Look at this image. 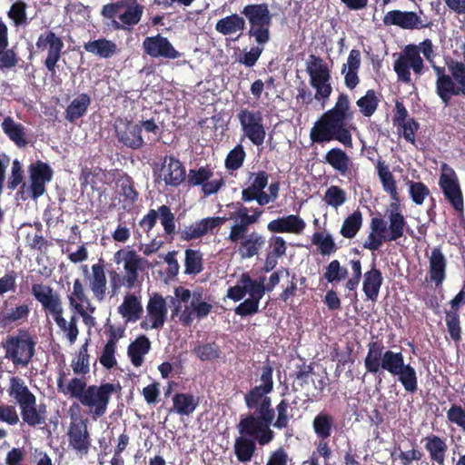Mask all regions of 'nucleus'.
Masks as SVG:
<instances>
[{
	"label": "nucleus",
	"instance_id": "obj_1",
	"mask_svg": "<svg viewBox=\"0 0 465 465\" xmlns=\"http://www.w3.org/2000/svg\"><path fill=\"white\" fill-rule=\"evenodd\" d=\"M352 116L353 112L351 110L349 96L347 94L341 93L334 106L324 112L311 128L312 143L321 144L338 141L346 148H351L352 135L346 125Z\"/></svg>",
	"mask_w": 465,
	"mask_h": 465
},
{
	"label": "nucleus",
	"instance_id": "obj_2",
	"mask_svg": "<svg viewBox=\"0 0 465 465\" xmlns=\"http://www.w3.org/2000/svg\"><path fill=\"white\" fill-rule=\"evenodd\" d=\"M244 402L252 412L241 418L240 423L243 432L253 434L261 432L262 441L272 440L274 431L270 428L275 418V411L272 406V399L268 394L249 391L244 395Z\"/></svg>",
	"mask_w": 465,
	"mask_h": 465
},
{
	"label": "nucleus",
	"instance_id": "obj_3",
	"mask_svg": "<svg viewBox=\"0 0 465 465\" xmlns=\"http://www.w3.org/2000/svg\"><path fill=\"white\" fill-rule=\"evenodd\" d=\"M31 293L41 304L45 316L47 318L52 316L59 329L65 332L70 343H74L79 334L78 318L72 315L69 322L64 318V307L60 294L51 286L43 283H34Z\"/></svg>",
	"mask_w": 465,
	"mask_h": 465
},
{
	"label": "nucleus",
	"instance_id": "obj_4",
	"mask_svg": "<svg viewBox=\"0 0 465 465\" xmlns=\"http://www.w3.org/2000/svg\"><path fill=\"white\" fill-rule=\"evenodd\" d=\"M389 227L387 223L381 217H372L370 223L371 232L362 243L366 250L378 251L384 242H395L404 235L406 220L399 210V203H392L388 215Z\"/></svg>",
	"mask_w": 465,
	"mask_h": 465
},
{
	"label": "nucleus",
	"instance_id": "obj_5",
	"mask_svg": "<svg viewBox=\"0 0 465 465\" xmlns=\"http://www.w3.org/2000/svg\"><path fill=\"white\" fill-rule=\"evenodd\" d=\"M367 348L364 367L368 373L379 376V383L381 382L380 376L384 371L394 376L405 364L402 352L386 349L381 341H370Z\"/></svg>",
	"mask_w": 465,
	"mask_h": 465
},
{
	"label": "nucleus",
	"instance_id": "obj_6",
	"mask_svg": "<svg viewBox=\"0 0 465 465\" xmlns=\"http://www.w3.org/2000/svg\"><path fill=\"white\" fill-rule=\"evenodd\" d=\"M36 341L26 329H18L16 334L7 335L2 347L5 358L15 367H27L35 353Z\"/></svg>",
	"mask_w": 465,
	"mask_h": 465
},
{
	"label": "nucleus",
	"instance_id": "obj_7",
	"mask_svg": "<svg viewBox=\"0 0 465 465\" xmlns=\"http://www.w3.org/2000/svg\"><path fill=\"white\" fill-rule=\"evenodd\" d=\"M249 23L247 35L250 38L262 40H271L270 28L272 25V15L269 5L266 3L249 4L241 11Z\"/></svg>",
	"mask_w": 465,
	"mask_h": 465
},
{
	"label": "nucleus",
	"instance_id": "obj_8",
	"mask_svg": "<svg viewBox=\"0 0 465 465\" xmlns=\"http://www.w3.org/2000/svg\"><path fill=\"white\" fill-rule=\"evenodd\" d=\"M119 390H121L119 384L110 382L88 385L86 393L80 403L88 409V414L93 420H97L105 415L112 395Z\"/></svg>",
	"mask_w": 465,
	"mask_h": 465
},
{
	"label": "nucleus",
	"instance_id": "obj_9",
	"mask_svg": "<svg viewBox=\"0 0 465 465\" xmlns=\"http://www.w3.org/2000/svg\"><path fill=\"white\" fill-rule=\"evenodd\" d=\"M393 69L399 82L411 84V69L418 76H420L424 70V63L420 54V48L415 45H407L394 61Z\"/></svg>",
	"mask_w": 465,
	"mask_h": 465
},
{
	"label": "nucleus",
	"instance_id": "obj_10",
	"mask_svg": "<svg viewBox=\"0 0 465 465\" xmlns=\"http://www.w3.org/2000/svg\"><path fill=\"white\" fill-rule=\"evenodd\" d=\"M237 118L244 135L254 145H262L266 136L262 112L259 110L242 108L238 112Z\"/></svg>",
	"mask_w": 465,
	"mask_h": 465
},
{
	"label": "nucleus",
	"instance_id": "obj_11",
	"mask_svg": "<svg viewBox=\"0 0 465 465\" xmlns=\"http://www.w3.org/2000/svg\"><path fill=\"white\" fill-rule=\"evenodd\" d=\"M439 185L445 199L458 213L464 211V200L462 191L455 171L446 163L442 164V173L440 176Z\"/></svg>",
	"mask_w": 465,
	"mask_h": 465
},
{
	"label": "nucleus",
	"instance_id": "obj_12",
	"mask_svg": "<svg viewBox=\"0 0 465 465\" xmlns=\"http://www.w3.org/2000/svg\"><path fill=\"white\" fill-rule=\"evenodd\" d=\"M88 420L82 417H71L67 436L69 446L81 455H86L92 445L88 430Z\"/></svg>",
	"mask_w": 465,
	"mask_h": 465
},
{
	"label": "nucleus",
	"instance_id": "obj_13",
	"mask_svg": "<svg viewBox=\"0 0 465 465\" xmlns=\"http://www.w3.org/2000/svg\"><path fill=\"white\" fill-rule=\"evenodd\" d=\"M38 50H47V56L44 62L46 69L52 74L56 73L57 62L61 58L64 43L54 32L48 30L41 34L35 44Z\"/></svg>",
	"mask_w": 465,
	"mask_h": 465
},
{
	"label": "nucleus",
	"instance_id": "obj_14",
	"mask_svg": "<svg viewBox=\"0 0 465 465\" xmlns=\"http://www.w3.org/2000/svg\"><path fill=\"white\" fill-rule=\"evenodd\" d=\"M38 50H47V56L44 62L46 69L52 74L56 73L57 62L61 58L64 43L54 32L48 30L41 34L35 44Z\"/></svg>",
	"mask_w": 465,
	"mask_h": 465
},
{
	"label": "nucleus",
	"instance_id": "obj_15",
	"mask_svg": "<svg viewBox=\"0 0 465 465\" xmlns=\"http://www.w3.org/2000/svg\"><path fill=\"white\" fill-rule=\"evenodd\" d=\"M154 174L163 180L166 186L178 187L186 178L185 167L173 155H165L161 160L160 168L153 170Z\"/></svg>",
	"mask_w": 465,
	"mask_h": 465
},
{
	"label": "nucleus",
	"instance_id": "obj_16",
	"mask_svg": "<svg viewBox=\"0 0 465 465\" xmlns=\"http://www.w3.org/2000/svg\"><path fill=\"white\" fill-rule=\"evenodd\" d=\"M237 429L240 436L235 439L233 450L239 462L246 463L252 460L257 450L256 443L264 446L272 441H262L261 432H254L253 434L243 432L240 422L237 425Z\"/></svg>",
	"mask_w": 465,
	"mask_h": 465
},
{
	"label": "nucleus",
	"instance_id": "obj_17",
	"mask_svg": "<svg viewBox=\"0 0 465 465\" xmlns=\"http://www.w3.org/2000/svg\"><path fill=\"white\" fill-rule=\"evenodd\" d=\"M28 173L30 197L36 200L45 193V184L52 180L54 171L47 163L38 160L29 165Z\"/></svg>",
	"mask_w": 465,
	"mask_h": 465
},
{
	"label": "nucleus",
	"instance_id": "obj_18",
	"mask_svg": "<svg viewBox=\"0 0 465 465\" xmlns=\"http://www.w3.org/2000/svg\"><path fill=\"white\" fill-rule=\"evenodd\" d=\"M228 239L237 244L236 252L243 260L258 255L266 244V237L255 230L251 232H243L237 238L232 237L230 232Z\"/></svg>",
	"mask_w": 465,
	"mask_h": 465
},
{
	"label": "nucleus",
	"instance_id": "obj_19",
	"mask_svg": "<svg viewBox=\"0 0 465 465\" xmlns=\"http://www.w3.org/2000/svg\"><path fill=\"white\" fill-rule=\"evenodd\" d=\"M463 304H465V281L460 291L449 302V309L445 311L448 333L456 342L461 340L460 309Z\"/></svg>",
	"mask_w": 465,
	"mask_h": 465
},
{
	"label": "nucleus",
	"instance_id": "obj_20",
	"mask_svg": "<svg viewBox=\"0 0 465 465\" xmlns=\"http://www.w3.org/2000/svg\"><path fill=\"white\" fill-rule=\"evenodd\" d=\"M143 48L144 53L153 58L162 57L174 60L181 56V54L173 46L170 41L160 34L145 37L143 42Z\"/></svg>",
	"mask_w": 465,
	"mask_h": 465
},
{
	"label": "nucleus",
	"instance_id": "obj_21",
	"mask_svg": "<svg viewBox=\"0 0 465 465\" xmlns=\"http://www.w3.org/2000/svg\"><path fill=\"white\" fill-rule=\"evenodd\" d=\"M115 134L119 143L133 150H138L144 144L142 126L132 121L121 120L115 125Z\"/></svg>",
	"mask_w": 465,
	"mask_h": 465
},
{
	"label": "nucleus",
	"instance_id": "obj_22",
	"mask_svg": "<svg viewBox=\"0 0 465 465\" xmlns=\"http://www.w3.org/2000/svg\"><path fill=\"white\" fill-rule=\"evenodd\" d=\"M383 23L386 25H397L407 30L421 29L429 26V24H423L420 17L412 11H389L383 17Z\"/></svg>",
	"mask_w": 465,
	"mask_h": 465
},
{
	"label": "nucleus",
	"instance_id": "obj_23",
	"mask_svg": "<svg viewBox=\"0 0 465 465\" xmlns=\"http://www.w3.org/2000/svg\"><path fill=\"white\" fill-rule=\"evenodd\" d=\"M427 257L430 281L434 282L436 287H440L446 279L447 259L440 246L434 247Z\"/></svg>",
	"mask_w": 465,
	"mask_h": 465
},
{
	"label": "nucleus",
	"instance_id": "obj_24",
	"mask_svg": "<svg viewBox=\"0 0 465 465\" xmlns=\"http://www.w3.org/2000/svg\"><path fill=\"white\" fill-rule=\"evenodd\" d=\"M5 309L0 311V328L6 329L13 324L20 325L27 322L31 308L24 302L14 307L7 308V302H4Z\"/></svg>",
	"mask_w": 465,
	"mask_h": 465
},
{
	"label": "nucleus",
	"instance_id": "obj_25",
	"mask_svg": "<svg viewBox=\"0 0 465 465\" xmlns=\"http://www.w3.org/2000/svg\"><path fill=\"white\" fill-rule=\"evenodd\" d=\"M446 65L453 80L452 90L448 89V105L453 96L465 97V62L450 59Z\"/></svg>",
	"mask_w": 465,
	"mask_h": 465
},
{
	"label": "nucleus",
	"instance_id": "obj_26",
	"mask_svg": "<svg viewBox=\"0 0 465 465\" xmlns=\"http://www.w3.org/2000/svg\"><path fill=\"white\" fill-rule=\"evenodd\" d=\"M305 222L298 215L290 214L287 216L274 219L267 224V229L271 232H289L300 234L305 229Z\"/></svg>",
	"mask_w": 465,
	"mask_h": 465
},
{
	"label": "nucleus",
	"instance_id": "obj_27",
	"mask_svg": "<svg viewBox=\"0 0 465 465\" xmlns=\"http://www.w3.org/2000/svg\"><path fill=\"white\" fill-rule=\"evenodd\" d=\"M24 423L29 427L35 428L45 424L46 421V405L41 403L37 405L36 398L19 407Z\"/></svg>",
	"mask_w": 465,
	"mask_h": 465
},
{
	"label": "nucleus",
	"instance_id": "obj_28",
	"mask_svg": "<svg viewBox=\"0 0 465 465\" xmlns=\"http://www.w3.org/2000/svg\"><path fill=\"white\" fill-rule=\"evenodd\" d=\"M382 283V273L373 263L371 268L363 275L362 291L368 300L373 302L378 300Z\"/></svg>",
	"mask_w": 465,
	"mask_h": 465
},
{
	"label": "nucleus",
	"instance_id": "obj_29",
	"mask_svg": "<svg viewBox=\"0 0 465 465\" xmlns=\"http://www.w3.org/2000/svg\"><path fill=\"white\" fill-rule=\"evenodd\" d=\"M262 213V210L255 208L252 210V213L249 214L246 207L242 206L235 213L240 221L233 223L230 230L232 237L237 238L238 236H242L243 232H247L249 226L256 223Z\"/></svg>",
	"mask_w": 465,
	"mask_h": 465
},
{
	"label": "nucleus",
	"instance_id": "obj_30",
	"mask_svg": "<svg viewBox=\"0 0 465 465\" xmlns=\"http://www.w3.org/2000/svg\"><path fill=\"white\" fill-rule=\"evenodd\" d=\"M7 393L19 407L36 398L29 390L25 381L19 376L10 377Z\"/></svg>",
	"mask_w": 465,
	"mask_h": 465
},
{
	"label": "nucleus",
	"instance_id": "obj_31",
	"mask_svg": "<svg viewBox=\"0 0 465 465\" xmlns=\"http://www.w3.org/2000/svg\"><path fill=\"white\" fill-rule=\"evenodd\" d=\"M89 288L97 302H101L105 299L107 279L103 264L95 263L92 265V276L89 282Z\"/></svg>",
	"mask_w": 465,
	"mask_h": 465
},
{
	"label": "nucleus",
	"instance_id": "obj_32",
	"mask_svg": "<svg viewBox=\"0 0 465 465\" xmlns=\"http://www.w3.org/2000/svg\"><path fill=\"white\" fill-rule=\"evenodd\" d=\"M147 313L151 321L152 329L162 328L166 320L167 308L164 299L155 294L147 304Z\"/></svg>",
	"mask_w": 465,
	"mask_h": 465
},
{
	"label": "nucleus",
	"instance_id": "obj_33",
	"mask_svg": "<svg viewBox=\"0 0 465 465\" xmlns=\"http://www.w3.org/2000/svg\"><path fill=\"white\" fill-rule=\"evenodd\" d=\"M69 306L72 310H78L83 307H86L90 312H95V306H94L89 299L85 288L80 279H75L73 283V290L67 295Z\"/></svg>",
	"mask_w": 465,
	"mask_h": 465
},
{
	"label": "nucleus",
	"instance_id": "obj_34",
	"mask_svg": "<svg viewBox=\"0 0 465 465\" xmlns=\"http://www.w3.org/2000/svg\"><path fill=\"white\" fill-rule=\"evenodd\" d=\"M423 440L425 441L424 448L429 452L430 460L439 465H444L448 450L446 440L438 435L430 434L426 436Z\"/></svg>",
	"mask_w": 465,
	"mask_h": 465
},
{
	"label": "nucleus",
	"instance_id": "obj_35",
	"mask_svg": "<svg viewBox=\"0 0 465 465\" xmlns=\"http://www.w3.org/2000/svg\"><path fill=\"white\" fill-rule=\"evenodd\" d=\"M324 163L331 165L341 175H346L352 165L350 156L339 147H333L325 153Z\"/></svg>",
	"mask_w": 465,
	"mask_h": 465
},
{
	"label": "nucleus",
	"instance_id": "obj_36",
	"mask_svg": "<svg viewBox=\"0 0 465 465\" xmlns=\"http://www.w3.org/2000/svg\"><path fill=\"white\" fill-rule=\"evenodd\" d=\"M88 386L86 381L81 378H73L69 381L67 385L64 384V373H60L57 379V390L64 395L69 394L72 398H75L82 401Z\"/></svg>",
	"mask_w": 465,
	"mask_h": 465
},
{
	"label": "nucleus",
	"instance_id": "obj_37",
	"mask_svg": "<svg viewBox=\"0 0 465 465\" xmlns=\"http://www.w3.org/2000/svg\"><path fill=\"white\" fill-rule=\"evenodd\" d=\"M118 312L126 322H135L142 317L143 309L140 300L134 294H127L118 307Z\"/></svg>",
	"mask_w": 465,
	"mask_h": 465
},
{
	"label": "nucleus",
	"instance_id": "obj_38",
	"mask_svg": "<svg viewBox=\"0 0 465 465\" xmlns=\"http://www.w3.org/2000/svg\"><path fill=\"white\" fill-rule=\"evenodd\" d=\"M1 127L7 137L18 147H25L28 143L25 127L22 124L15 123L11 116L4 118Z\"/></svg>",
	"mask_w": 465,
	"mask_h": 465
},
{
	"label": "nucleus",
	"instance_id": "obj_39",
	"mask_svg": "<svg viewBox=\"0 0 465 465\" xmlns=\"http://www.w3.org/2000/svg\"><path fill=\"white\" fill-rule=\"evenodd\" d=\"M90 104L91 97L88 94H78L66 107L64 118L70 123H74L87 113Z\"/></svg>",
	"mask_w": 465,
	"mask_h": 465
},
{
	"label": "nucleus",
	"instance_id": "obj_40",
	"mask_svg": "<svg viewBox=\"0 0 465 465\" xmlns=\"http://www.w3.org/2000/svg\"><path fill=\"white\" fill-rule=\"evenodd\" d=\"M151 349V341L145 335H140L132 341L127 349V354L132 364L140 367L143 363V357Z\"/></svg>",
	"mask_w": 465,
	"mask_h": 465
},
{
	"label": "nucleus",
	"instance_id": "obj_41",
	"mask_svg": "<svg viewBox=\"0 0 465 465\" xmlns=\"http://www.w3.org/2000/svg\"><path fill=\"white\" fill-rule=\"evenodd\" d=\"M376 171L382 184L383 190L390 193L391 199L398 203L399 194L397 192L396 182L385 161L381 160V158L377 160Z\"/></svg>",
	"mask_w": 465,
	"mask_h": 465
},
{
	"label": "nucleus",
	"instance_id": "obj_42",
	"mask_svg": "<svg viewBox=\"0 0 465 465\" xmlns=\"http://www.w3.org/2000/svg\"><path fill=\"white\" fill-rule=\"evenodd\" d=\"M260 288V285L256 284V280L252 279L249 273L244 272L241 275L237 284L228 289L227 297L234 302H238L241 301L246 293L250 295L252 290H258Z\"/></svg>",
	"mask_w": 465,
	"mask_h": 465
},
{
	"label": "nucleus",
	"instance_id": "obj_43",
	"mask_svg": "<svg viewBox=\"0 0 465 465\" xmlns=\"http://www.w3.org/2000/svg\"><path fill=\"white\" fill-rule=\"evenodd\" d=\"M310 84L316 91L313 98L322 101V105L324 106L332 93L331 73L310 77Z\"/></svg>",
	"mask_w": 465,
	"mask_h": 465
},
{
	"label": "nucleus",
	"instance_id": "obj_44",
	"mask_svg": "<svg viewBox=\"0 0 465 465\" xmlns=\"http://www.w3.org/2000/svg\"><path fill=\"white\" fill-rule=\"evenodd\" d=\"M245 27V19L238 14H232L231 15L221 18L215 25L216 31L223 35L242 32Z\"/></svg>",
	"mask_w": 465,
	"mask_h": 465
},
{
	"label": "nucleus",
	"instance_id": "obj_45",
	"mask_svg": "<svg viewBox=\"0 0 465 465\" xmlns=\"http://www.w3.org/2000/svg\"><path fill=\"white\" fill-rule=\"evenodd\" d=\"M334 417L325 411H320L312 420V428L316 436L321 440L331 437L334 425Z\"/></svg>",
	"mask_w": 465,
	"mask_h": 465
},
{
	"label": "nucleus",
	"instance_id": "obj_46",
	"mask_svg": "<svg viewBox=\"0 0 465 465\" xmlns=\"http://www.w3.org/2000/svg\"><path fill=\"white\" fill-rule=\"evenodd\" d=\"M84 49L102 58H110L117 52V45L114 42L106 38H100L89 41L84 45Z\"/></svg>",
	"mask_w": 465,
	"mask_h": 465
},
{
	"label": "nucleus",
	"instance_id": "obj_47",
	"mask_svg": "<svg viewBox=\"0 0 465 465\" xmlns=\"http://www.w3.org/2000/svg\"><path fill=\"white\" fill-rule=\"evenodd\" d=\"M393 377H397L399 382L406 392L414 394L418 391L419 385L417 371L410 363H405Z\"/></svg>",
	"mask_w": 465,
	"mask_h": 465
},
{
	"label": "nucleus",
	"instance_id": "obj_48",
	"mask_svg": "<svg viewBox=\"0 0 465 465\" xmlns=\"http://www.w3.org/2000/svg\"><path fill=\"white\" fill-rule=\"evenodd\" d=\"M433 70L437 76L435 82L436 94L441 103L445 106H448V89L450 88V90H452V77L450 74H445L444 67L433 65Z\"/></svg>",
	"mask_w": 465,
	"mask_h": 465
},
{
	"label": "nucleus",
	"instance_id": "obj_49",
	"mask_svg": "<svg viewBox=\"0 0 465 465\" xmlns=\"http://www.w3.org/2000/svg\"><path fill=\"white\" fill-rule=\"evenodd\" d=\"M116 185L120 188V194L124 197V203L130 208L139 199V193L135 188L134 179L124 173L116 181Z\"/></svg>",
	"mask_w": 465,
	"mask_h": 465
},
{
	"label": "nucleus",
	"instance_id": "obj_50",
	"mask_svg": "<svg viewBox=\"0 0 465 465\" xmlns=\"http://www.w3.org/2000/svg\"><path fill=\"white\" fill-rule=\"evenodd\" d=\"M142 261L143 259L134 251H127L124 269L126 272L125 281L128 282V289H132L138 280V270Z\"/></svg>",
	"mask_w": 465,
	"mask_h": 465
},
{
	"label": "nucleus",
	"instance_id": "obj_51",
	"mask_svg": "<svg viewBox=\"0 0 465 465\" xmlns=\"http://www.w3.org/2000/svg\"><path fill=\"white\" fill-rule=\"evenodd\" d=\"M126 1L127 5L124 7L125 11L119 15V20L128 28H131L141 21L144 7L143 5L138 4L136 0Z\"/></svg>",
	"mask_w": 465,
	"mask_h": 465
},
{
	"label": "nucleus",
	"instance_id": "obj_52",
	"mask_svg": "<svg viewBox=\"0 0 465 465\" xmlns=\"http://www.w3.org/2000/svg\"><path fill=\"white\" fill-rule=\"evenodd\" d=\"M262 297L263 291L262 288L252 290L250 298L244 300L235 308V314L242 317L255 314L259 311V303Z\"/></svg>",
	"mask_w": 465,
	"mask_h": 465
},
{
	"label": "nucleus",
	"instance_id": "obj_53",
	"mask_svg": "<svg viewBox=\"0 0 465 465\" xmlns=\"http://www.w3.org/2000/svg\"><path fill=\"white\" fill-rule=\"evenodd\" d=\"M268 180L269 174L265 171L249 173L248 181L250 185L242 189L241 199L243 200L257 192L264 190L268 185Z\"/></svg>",
	"mask_w": 465,
	"mask_h": 465
},
{
	"label": "nucleus",
	"instance_id": "obj_54",
	"mask_svg": "<svg viewBox=\"0 0 465 465\" xmlns=\"http://www.w3.org/2000/svg\"><path fill=\"white\" fill-rule=\"evenodd\" d=\"M174 411L180 415L192 414L198 405V399L187 393H176L173 397Z\"/></svg>",
	"mask_w": 465,
	"mask_h": 465
},
{
	"label": "nucleus",
	"instance_id": "obj_55",
	"mask_svg": "<svg viewBox=\"0 0 465 465\" xmlns=\"http://www.w3.org/2000/svg\"><path fill=\"white\" fill-rule=\"evenodd\" d=\"M362 226V214L359 210H356L351 214L348 215L341 227L340 233L347 239H351L356 236Z\"/></svg>",
	"mask_w": 465,
	"mask_h": 465
},
{
	"label": "nucleus",
	"instance_id": "obj_56",
	"mask_svg": "<svg viewBox=\"0 0 465 465\" xmlns=\"http://www.w3.org/2000/svg\"><path fill=\"white\" fill-rule=\"evenodd\" d=\"M261 376L260 381L261 384L256 385L253 388H252L251 391L264 393V394H270L273 391V368L270 363V361L267 360L265 362H263V365L261 367Z\"/></svg>",
	"mask_w": 465,
	"mask_h": 465
},
{
	"label": "nucleus",
	"instance_id": "obj_57",
	"mask_svg": "<svg viewBox=\"0 0 465 465\" xmlns=\"http://www.w3.org/2000/svg\"><path fill=\"white\" fill-rule=\"evenodd\" d=\"M380 99L373 89L366 91L365 94L356 102L361 114L365 117H371L379 106Z\"/></svg>",
	"mask_w": 465,
	"mask_h": 465
},
{
	"label": "nucleus",
	"instance_id": "obj_58",
	"mask_svg": "<svg viewBox=\"0 0 465 465\" xmlns=\"http://www.w3.org/2000/svg\"><path fill=\"white\" fill-rule=\"evenodd\" d=\"M312 242L317 245L322 255H330L338 250L331 234L327 233L323 235L321 232H316L312 234Z\"/></svg>",
	"mask_w": 465,
	"mask_h": 465
},
{
	"label": "nucleus",
	"instance_id": "obj_59",
	"mask_svg": "<svg viewBox=\"0 0 465 465\" xmlns=\"http://www.w3.org/2000/svg\"><path fill=\"white\" fill-rule=\"evenodd\" d=\"M254 41L256 45L252 46L248 52H244L243 54L239 58V63L245 65L246 67H252L255 65L264 50L265 45L270 42V40L264 39L262 41L254 39Z\"/></svg>",
	"mask_w": 465,
	"mask_h": 465
},
{
	"label": "nucleus",
	"instance_id": "obj_60",
	"mask_svg": "<svg viewBox=\"0 0 465 465\" xmlns=\"http://www.w3.org/2000/svg\"><path fill=\"white\" fill-rule=\"evenodd\" d=\"M347 276V268L341 266L338 260H332L326 267V271L324 272V278L330 283L339 282L346 279Z\"/></svg>",
	"mask_w": 465,
	"mask_h": 465
},
{
	"label": "nucleus",
	"instance_id": "obj_61",
	"mask_svg": "<svg viewBox=\"0 0 465 465\" xmlns=\"http://www.w3.org/2000/svg\"><path fill=\"white\" fill-rule=\"evenodd\" d=\"M290 403L286 399H282L275 407L274 411L277 413L276 420L272 425L278 429L282 430L288 427L289 420L292 415L289 414Z\"/></svg>",
	"mask_w": 465,
	"mask_h": 465
},
{
	"label": "nucleus",
	"instance_id": "obj_62",
	"mask_svg": "<svg viewBox=\"0 0 465 465\" xmlns=\"http://www.w3.org/2000/svg\"><path fill=\"white\" fill-rule=\"evenodd\" d=\"M203 317V302L194 300L192 301L191 305L185 307L180 316V321L183 325L189 326L194 318L201 319Z\"/></svg>",
	"mask_w": 465,
	"mask_h": 465
},
{
	"label": "nucleus",
	"instance_id": "obj_63",
	"mask_svg": "<svg viewBox=\"0 0 465 465\" xmlns=\"http://www.w3.org/2000/svg\"><path fill=\"white\" fill-rule=\"evenodd\" d=\"M246 153L242 144L236 145L229 152L225 159V167L229 171H236L243 164Z\"/></svg>",
	"mask_w": 465,
	"mask_h": 465
},
{
	"label": "nucleus",
	"instance_id": "obj_64",
	"mask_svg": "<svg viewBox=\"0 0 465 465\" xmlns=\"http://www.w3.org/2000/svg\"><path fill=\"white\" fill-rule=\"evenodd\" d=\"M409 193L414 203L421 205L427 196L430 195L429 187L422 182L408 181Z\"/></svg>",
	"mask_w": 465,
	"mask_h": 465
}]
</instances>
